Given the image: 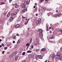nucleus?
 <instances>
[{
    "mask_svg": "<svg viewBox=\"0 0 62 62\" xmlns=\"http://www.w3.org/2000/svg\"><path fill=\"white\" fill-rule=\"evenodd\" d=\"M57 55H55V58L57 59H60V60H62V57H61L62 55L60 53H57Z\"/></svg>",
    "mask_w": 62,
    "mask_h": 62,
    "instance_id": "obj_1",
    "label": "nucleus"
},
{
    "mask_svg": "<svg viewBox=\"0 0 62 62\" xmlns=\"http://www.w3.org/2000/svg\"><path fill=\"white\" fill-rule=\"evenodd\" d=\"M29 4V2H28V1L22 4L21 7L22 8H25L26 6H27V5H28Z\"/></svg>",
    "mask_w": 62,
    "mask_h": 62,
    "instance_id": "obj_2",
    "label": "nucleus"
},
{
    "mask_svg": "<svg viewBox=\"0 0 62 62\" xmlns=\"http://www.w3.org/2000/svg\"><path fill=\"white\" fill-rule=\"evenodd\" d=\"M53 17H56V18L57 16L60 17V16L61 17V14H57L56 15H54H54H53Z\"/></svg>",
    "mask_w": 62,
    "mask_h": 62,
    "instance_id": "obj_3",
    "label": "nucleus"
},
{
    "mask_svg": "<svg viewBox=\"0 0 62 62\" xmlns=\"http://www.w3.org/2000/svg\"><path fill=\"white\" fill-rule=\"evenodd\" d=\"M17 3H15V6L14 7L15 8H18L19 7V5L17 4Z\"/></svg>",
    "mask_w": 62,
    "mask_h": 62,
    "instance_id": "obj_4",
    "label": "nucleus"
},
{
    "mask_svg": "<svg viewBox=\"0 0 62 62\" xmlns=\"http://www.w3.org/2000/svg\"><path fill=\"white\" fill-rule=\"evenodd\" d=\"M41 23V19L40 18H39L38 19V21L36 23H39V24H40Z\"/></svg>",
    "mask_w": 62,
    "mask_h": 62,
    "instance_id": "obj_5",
    "label": "nucleus"
},
{
    "mask_svg": "<svg viewBox=\"0 0 62 62\" xmlns=\"http://www.w3.org/2000/svg\"><path fill=\"white\" fill-rule=\"evenodd\" d=\"M38 31L39 32V34H40H40H42L43 32L42 30L41 29L38 30Z\"/></svg>",
    "mask_w": 62,
    "mask_h": 62,
    "instance_id": "obj_6",
    "label": "nucleus"
},
{
    "mask_svg": "<svg viewBox=\"0 0 62 62\" xmlns=\"http://www.w3.org/2000/svg\"><path fill=\"white\" fill-rule=\"evenodd\" d=\"M14 18L12 17H11L9 19V21L10 22H12L13 21V20Z\"/></svg>",
    "mask_w": 62,
    "mask_h": 62,
    "instance_id": "obj_7",
    "label": "nucleus"
},
{
    "mask_svg": "<svg viewBox=\"0 0 62 62\" xmlns=\"http://www.w3.org/2000/svg\"><path fill=\"white\" fill-rule=\"evenodd\" d=\"M49 38L50 39H53L54 38V36L53 35H51L49 36Z\"/></svg>",
    "mask_w": 62,
    "mask_h": 62,
    "instance_id": "obj_8",
    "label": "nucleus"
},
{
    "mask_svg": "<svg viewBox=\"0 0 62 62\" xmlns=\"http://www.w3.org/2000/svg\"><path fill=\"white\" fill-rule=\"evenodd\" d=\"M27 9L25 8L22 10V13H24V12H26V11H27Z\"/></svg>",
    "mask_w": 62,
    "mask_h": 62,
    "instance_id": "obj_9",
    "label": "nucleus"
},
{
    "mask_svg": "<svg viewBox=\"0 0 62 62\" xmlns=\"http://www.w3.org/2000/svg\"><path fill=\"white\" fill-rule=\"evenodd\" d=\"M19 27H20V25L19 24H17L15 26L16 28H19Z\"/></svg>",
    "mask_w": 62,
    "mask_h": 62,
    "instance_id": "obj_10",
    "label": "nucleus"
},
{
    "mask_svg": "<svg viewBox=\"0 0 62 62\" xmlns=\"http://www.w3.org/2000/svg\"><path fill=\"white\" fill-rule=\"evenodd\" d=\"M17 53V52L16 51H15V52H14L12 54H13V55H16V54Z\"/></svg>",
    "mask_w": 62,
    "mask_h": 62,
    "instance_id": "obj_11",
    "label": "nucleus"
},
{
    "mask_svg": "<svg viewBox=\"0 0 62 62\" xmlns=\"http://www.w3.org/2000/svg\"><path fill=\"white\" fill-rule=\"evenodd\" d=\"M39 59H42V56L40 55H38V56Z\"/></svg>",
    "mask_w": 62,
    "mask_h": 62,
    "instance_id": "obj_12",
    "label": "nucleus"
},
{
    "mask_svg": "<svg viewBox=\"0 0 62 62\" xmlns=\"http://www.w3.org/2000/svg\"><path fill=\"white\" fill-rule=\"evenodd\" d=\"M40 35V38H42L43 37V34H42V33H40V34H39Z\"/></svg>",
    "mask_w": 62,
    "mask_h": 62,
    "instance_id": "obj_13",
    "label": "nucleus"
},
{
    "mask_svg": "<svg viewBox=\"0 0 62 62\" xmlns=\"http://www.w3.org/2000/svg\"><path fill=\"white\" fill-rule=\"evenodd\" d=\"M46 50V49L45 48H43L41 50V51H45Z\"/></svg>",
    "mask_w": 62,
    "mask_h": 62,
    "instance_id": "obj_14",
    "label": "nucleus"
},
{
    "mask_svg": "<svg viewBox=\"0 0 62 62\" xmlns=\"http://www.w3.org/2000/svg\"><path fill=\"white\" fill-rule=\"evenodd\" d=\"M15 60L16 61H17V59H18V57L17 56H15Z\"/></svg>",
    "mask_w": 62,
    "mask_h": 62,
    "instance_id": "obj_15",
    "label": "nucleus"
},
{
    "mask_svg": "<svg viewBox=\"0 0 62 62\" xmlns=\"http://www.w3.org/2000/svg\"><path fill=\"white\" fill-rule=\"evenodd\" d=\"M20 41H21V39H19L17 41V43H20Z\"/></svg>",
    "mask_w": 62,
    "mask_h": 62,
    "instance_id": "obj_16",
    "label": "nucleus"
},
{
    "mask_svg": "<svg viewBox=\"0 0 62 62\" xmlns=\"http://www.w3.org/2000/svg\"><path fill=\"white\" fill-rule=\"evenodd\" d=\"M10 14V13H9V14H8L7 15V17H8L9 16V15Z\"/></svg>",
    "mask_w": 62,
    "mask_h": 62,
    "instance_id": "obj_17",
    "label": "nucleus"
},
{
    "mask_svg": "<svg viewBox=\"0 0 62 62\" xmlns=\"http://www.w3.org/2000/svg\"><path fill=\"white\" fill-rule=\"evenodd\" d=\"M46 31H48V25H46Z\"/></svg>",
    "mask_w": 62,
    "mask_h": 62,
    "instance_id": "obj_18",
    "label": "nucleus"
},
{
    "mask_svg": "<svg viewBox=\"0 0 62 62\" xmlns=\"http://www.w3.org/2000/svg\"><path fill=\"white\" fill-rule=\"evenodd\" d=\"M31 52H32V51H30L29 50H28L27 52V53H31Z\"/></svg>",
    "mask_w": 62,
    "mask_h": 62,
    "instance_id": "obj_19",
    "label": "nucleus"
},
{
    "mask_svg": "<svg viewBox=\"0 0 62 62\" xmlns=\"http://www.w3.org/2000/svg\"><path fill=\"white\" fill-rule=\"evenodd\" d=\"M9 57L10 58H13L12 55H9Z\"/></svg>",
    "mask_w": 62,
    "mask_h": 62,
    "instance_id": "obj_20",
    "label": "nucleus"
},
{
    "mask_svg": "<svg viewBox=\"0 0 62 62\" xmlns=\"http://www.w3.org/2000/svg\"><path fill=\"white\" fill-rule=\"evenodd\" d=\"M25 52H23L22 53V55H25Z\"/></svg>",
    "mask_w": 62,
    "mask_h": 62,
    "instance_id": "obj_21",
    "label": "nucleus"
},
{
    "mask_svg": "<svg viewBox=\"0 0 62 62\" xmlns=\"http://www.w3.org/2000/svg\"><path fill=\"white\" fill-rule=\"evenodd\" d=\"M44 1V0H40V3H42V2H43Z\"/></svg>",
    "mask_w": 62,
    "mask_h": 62,
    "instance_id": "obj_22",
    "label": "nucleus"
},
{
    "mask_svg": "<svg viewBox=\"0 0 62 62\" xmlns=\"http://www.w3.org/2000/svg\"><path fill=\"white\" fill-rule=\"evenodd\" d=\"M16 39V37H13V39Z\"/></svg>",
    "mask_w": 62,
    "mask_h": 62,
    "instance_id": "obj_23",
    "label": "nucleus"
},
{
    "mask_svg": "<svg viewBox=\"0 0 62 62\" xmlns=\"http://www.w3.org/2000/svg\"><path fill=\"white\" fill-rule=\"evenodd\" d=\"M14 15H17V13L16 12H15L14 14Z\"/></svg>",
    "mask_w": 62,
    "mask_h": 62,
    "instance_id": "obj_24",
    "label": "nucleus"
},
{
    "mask_svg": "<svg viewBox=\"0 0 62 62\" xmlns=\"http://www.w3.org/2000/svg\"><path fill=\"white\" fill-rule=\"evenodd\" d=\"M11 16H14V14H13V13H11Z\"/></svg>",
    "mask_w": 62,
    "mask_h": 62,
    "instance_id": "obj_25",
    "label": "nucleus"
},
{
    "mask_svg": "<svg viewBox=\"0 0 62 62\" xmlns=\"http://www.w3.org/2000/svg\"><path fill=\"white\" fill-rule=\"evenodd\" d=\"M31 49H33V48H34V46H33V45H32L31 47Z\"/></svg>",
    "mask_w": 62,
    "mask_h": 62,
    "instance_id": "obj_26",
    "label": "nucleus"
},
{
    "mask_svg": "<svg viewBox=\"0 0 62 62\" xmlns=\"http://www.w3.org/2000/svg\"><path fill=\"white\" fill-rule=\"evenodd\" d=\"M32 39H31V40H30V42H29V43L30 44H31V42H32Z\"/></svg>",
    "mask_w": 62,
    "mask_h": 62,
    "instance_id": "obj_27",
    "label": "nucleus"
},
{
    "mask_svg": "<svg viewBox=\"0 0 62 62\" xmlns=\"http://www.w3.org/2000/svg\"><path fill=\"white\" fill-rule=\"evenodd\" d=\"M7 49H8V47H4L5 50H7Z\"/></svg>",
    "mask_w": 62,
    "mask_h": 62,
    "instance_id": "obj_28",
    "label": "nucleus"
},
{
    "mask_svg": "<svg viewBox=\"0 0 62 62\" xmlns=\"http://www.w3.org/2000/svg\"><path fill=\"white\" fill-rule=\"evenodd\" d=\"M52 58L53 59L54 58V56H52Z\"/></svg>",
    "mask_w": 62,
    "mask_h": 62,
    "instance_id": "obj_29",
    "label": "nucleus"
},
{
    "mask_svg": "<svg viewBox=\"0 0 62 62\" xmlns=\"http://www.w3.org/2000/svg\"><path fill=\"white\" fill-rule=\"evenodd\" d=\"M5 3L4 2H1V5H3V4H4Z\"/></svg>",
    "mask_w": 62,
    "mask_h": 62,
    "instance_id": "obj_30",
    "label": "nucleus"
},
{
    "mask_svg": "<svg viewBox=\"0 0 62 62\" xmlns=\"http://www.w3.org/2000/svg\"><path fill=\"white\" fill-rule=\"evenodd\" d=\"M27 29V30H30V28H28Z\"/></svg>",
    "mask_w": 62,
    "mask_h": 62,
    "instance_id": "obj_31",
    "label": "nucleus"
},
{
    "mask_svg": "<svg viewBox=\"0 0 62 62\" xmlns=\"http://www.w3.org/2000/svg\"><path fill=\"white\" fill-rule=\"evenodd\" d=\"M17 45H15V47L16 48H17Z\"/></svg>",
    "mask_w": 62,
    "mask_h": 62,
    "instance_id": "obj_32",
    "label": "nucleus"
},
{
    "mask_svg": "<svg viewBox=\"0 0 62 62\" xmlns=\"http://www.w3.org/2000/svg\"><path fill=\"white\" fill-rule=\"evenodd\" d=\"M4 53H5V51H3L2 52V54H4Z\"/></svg>",
    "mask_w": 62,
    "mask_h": 62,
    "instance_id": "obj_33",
    "label": "nucleus"
},
{
    "mask_svg": "<svg viewBox=\"0 0 62 62\" xmlns=\"http://www.w3.org/2000/svg\"><path fill=\"white\" fill-rule=\"evenodd\" d=\"M45 2L46 3H48V0L46 1H45Z\"/></svg>",
    "mask_w": 62,
    "mask_h": 62,
    "instance_id": "obj_34",
    "label": "nucleus"
},
{
    "mask_svg": "<svg viewBox=\"0 0 62 62\" xmlns=\"http://www.w3.org/2000/svg\"><path fill=\"white\" fill-rule=\"evenodd\" d=\"M9 1L10 3H11V1H12V0H9Z\"/></svg>",
    "mask_w": 62,
    "mask_h": 62,
    "instance_id": "obj_35",
    "label": "nucleus"
},
{
    "mask_svg": "<svg viewBox=\"0 0 62 62\" xmlns=\"http://www.w3.org/2000/svg\"><path fill=\"white\" fill-rule=\"evenodd\" d=\"M37 45H38V44L37 43H36L35 44V46H37Z\"/></svg>",
    "mask_w": 62,
    "mask_h": 62,
    "instance_id": "obj_36",
    "label": "nucleus"
},
{
    "mask_svg": "<svg viewBox=\"0 0 62 62\" xmlns=\"http://www.w3.org/2000/svg\"><path fill=\"white\" fill-rule=\"evenodd\" d=\"M60 50H61V51H62V47H61Z\"/></svg>",
    "mask_w": 62,
    "mask_h": 62,
    "instance_id": "obj_37",
    "label": "nucleus"
},
{
    "mask_svg": "<svg viewBox=\"0 0 62 62\" xmlns=\"http://www.w3.org/2000/svg\"><path fill=\"white\" fill-rule=\"evenodd\" d=\"M15 41H13V43H15Z\"/></svg>",
    "mask_w": 62,
    "mask_h": 62,
    "instance_id": "obj_38",
    "label": "nucleus"
},
{
    "mask_svg": "<svg viewBox=\"0 0 62 62\" xmlns=\"http://www.w3.org/2000/svg\"><path fill=\"white\" fill-rule=\"evenodd\" d=\"M25 60H24V61H22V62H25Z\"/></svg>",
    "mask_w": 62,
    "mask_h": 62,
    "instance_id": "obj_39",
    "label": "nucleus"
},
{
    "mask_svg": "<svg viewBox=\"0 0 62 62\" xmlns=\"http://www.w3.org/2000/svg\"><path fill=\"white\" fill-rule=\"evenodd\" d=\"M26 18V17H23V16L22 18Z\"/></svg>",
    "mask_w": 62,
    "mask_h": 62,
    "instance_id": "obj_40",
    "label": "nucleus"
},
{
    "mask_svg": "<svg viewBox=\"0 0 62 62\" xmlns=\"http://www.w3.org/2000/svg\"><path fill=\"white\" fill-rule=\"evenodd\" d=\"M35 6H37V3H35Z\"/></svg>",
    "mask_w": 62,
    "mask_h": 62,
    "instance_id": "obj_41",
    "label": "nucleus"
},
{
    "mask_svg": "<svg viewBox=\"0 0 62 62\" xmlns=\"http://www.w3.org/2000/svg\"><path fill=\"white\" fill-rule=\"evenodd\" d=\"M28 44H26V46H28Z\"/></svg>",
    "mask_w": 62,
    "mask_h": 62,
    "instance_id": "obj_42",
    "label": "nucleus"
},
{
    "mask_svg": "<svg viewBox=\"0 0 62 62\" xmlns=\"http://www.w3.org/2000/svg\"><path fill=\"white\" fill-rule=\"evenodd\" d=\"M29 46H30V44H28V47H29Z\"/></svg>",
    "mask_w": 62,
    "mask_h": 62,
    "instance_id": "obj_43",
    "label": "nucleus"
},
{
    "mask_svg": "<svg viewBox=\"0 0 62 62\" xmlns=\"http://www.w3.org/2000/svg\"><path fill=\"white\" fill-rule=\"evenodd\" d=\"M38 15V14H36V16H37Z\"/></svg>",
    "mask_w": 62,
    "mask_h": 62,
    "instance_id": "obj_44",
    "label": "nucleus"
},
{
    "mask_svg": "<svg viewBox=\"0 0 62 62\" xmlns=\"http://www.w3.org/2000/svg\"><path fill=\"white\" fill-rule=\"evenodd\" d=\"M17 36H18L19 35V34H16Z\"/></svg>",
    "mask_w": 62,
    "mask_h": 62,
    "instance_id": "obj_45",
    "label": "nucleus"
},
{
    "mask_svg": "<svg viewBox=\"0 0 62 62\" xmlns=\"http://www.w3.org/2000/svg\"><path fill=\"white\" fill-rule=\"evenodd\" d=\"M10 53L9 52H8V53H7V54H9Z\"/></svg>",
    "mask_w": 62,
    "mask_h": 62,
    "instance_id": "obj_46",
    "label": "nucleus"
},
{
    "mask_svg": "<svg viewBox=\"0 0 62 62\" xmlns=\"http://www.w3.org/2000/svg\"><path fill=\"white\" fill-rule=\"evenodd\" d=\"M4 15H5L6 14H7V13H4Z\"/></svg>",
    "mask_w": 62,
    "mask_h": 62,
    "instance_id": "obj_47",
    "label": "nucleus"
},
{
    "mask_svg": "<svg viewBox=\"0 0 62 62\" xmlns=\"http://www.w3.org/2000/svg\"><path fill=\"white\" fill-rule=\"evenodd\" d=\"M47 62V60H46V61L45 62Z\"/></svg>",
    "mask_w": 62,
    "mask_h": 62,
    "instance_id": "obj_48",
    "label": "nucleus"
},
{
    "mask_svg": "<svg viewBox=\"0 0 62 62\" xmlns=\"http://www.w3.org/2000/svg\"><path fill=\"white\" fill-rule=\"evenodd\" d=\"M35 10H37V8L36 7L35 9Z\"/></svg>",
    "mask_w": 62,
    "mask_h": 62,
    "instance_id": "obj_49",
    "label": "nucleus"
},
{
    "mask_svg": "<svg viewBox=\"0 0 62 62\" xmlns=\"http://www.w3.org/2000/svg\"><path fill=\"white\" fill-rule=\"evenodd\" d=\"M34 8H36V6H34L33 7Z\"/></svg>",
    "mask_w": 62,
    "mask_h": 62,
    "instance_id": "obj_50",
    "label": "nucleus"
},
{
    "mask_svg": "<svg viewBox=\"0 0 62 62\" xmlns=\"http://www.w3.org/2000/svg\"><path fill=\"white\" fill-rule=\"evenodd\" d=\"M24 24L25 25H26V24H27V23H25Z\"/></svg>",
    "mask_w": 62,
    "mask_h": 62,
    "instance_id": "obj_51",
    "label": "nucleus"
},
{
    "mask_svg": "<svg viewBox=\"0 0 62 62\" xmlns=\"http://www.w3.org/2000/svg\"><path fill=\"white\" fill-rule=\"evenodd\" d=\"M1 45H2V46H4V44H2Z\"/></svg>",
    "mask_w": 62,
    "mask_h": 62,
    "instance_id": "obj_52",
    "label": "nucleus"
},
{
    "mask_svg": "<svg viewBox=\"0 0 62 62\" xmlns=\"http://www.w3.org/2000/svg\"><path fill=\"white\" fill-rule=\"evenodd\" d=\"M28 23V21H27L26 22V23Z\"/></svg>",
    "mask_w": 62,
    "mask_h": 62,
    "instance_id": "obj_53",
    "label": "nucleus"
},
{
    "mask_svg": "<svg viewBox=\"0 0 62 62\" xmlns=\"http://www.w3.org/2000/svg\"><path fill=\"white\" fill-rule=\"evenodd\" d=\"M2 47V46L0 45V48H1Z\"/></svg>",
    "mask_w": 62,
    "mask_h": 62,
    "instance_id": "obj_54",
    "label": "nucleus"
},
{
    "mask_svg": "<svg viewBox=\"0 0 62 62\" xmlns=\"http://www.w3.org/2000/svg\"><path fill=\"white\" fill-rule=\"evenodd\" d=\"M13 6H15V4H13Z\"/></svg>",
    "mask_w": 62,
    "mask_h": 62,
    "instance_id": "obj_55",
    "label": "nucleus"
},
{
    "mask_svg": "<svg viewBox=\"0 0 62 62\" xmlns=\"http://www.w3.org/2000/svg\"><path fill=\"white\" fill-rule=\"evenodd\" d=\"M48 0H44V1H45H45H47Z\"/></svg>",
    "mask_w": 62,
    "mask_h": 62,
    "instance_id": "obj_56",
    "label": "nucleus"
},
{
    "mask_svg": "<svg viewBox=\"0 0 62 62\" xmlns=\"http://www.w3.org/2000/svg\"><path fill=\"white\" fill-rule=\"evenodd\" d=\"M60 31H61V32H62V30H61Z\"/></svg>",
    "mask_w": 62,
    "mask_h": 62,
    "instance_id": "obj_57",
    "label": "nucleus"
},
{
    "mask_svg": "<svg viewBox=\"0 0 62 62\" xmlns=\"http://www.w3.org/2000/svg\"><path fill=\"white\" fill-rule=\"evenodd\" d=\"M28 46L27 47L26 49H28Z\"/></svg>",
    "mask_w": 62,
    "mask_h": 62,
    "instance_id": "obj_58",
    "label": "nucleus"
},
{
    "mask_svg": "<svg viewBox=\"0 0 62 62\" xmlns=\"http://www.w3.org/2000/svg\"><path fill=\"white\" fill-rule=\"evenodd\" d=\"M49 29H51V27H49Z\"/></svg>",
    "mask_w": 62,
    "mask_h": 62,
    "instance_id": "obj_59",
    "label": "nucleus"
},
{
    "mask_svg": "<svg viewBox=\"0 0 62 62\" xmlns=\"http://www.w3.org/2000/svg\"><path fill=\"white\" fill-rule=\"evenodd\" d=\"M2 40H1V39H0V41H2Z\"/></svg>",
    "mask_w": 62,
    "mask_h": 62,
    "instance_id": "obj_60",
    "label": "nucleus"
},
{
    "mask_svg": "<svg viewBox=\"0 0 62 62\" xmlns=\"http://www.w3.org/2000/svg\"><path fill=\"white\" fill-rule=\"evenodd\" d=\"M28 20L27 18H26V20Z\"/></svg>",
    "mask_w": 62,
    "mask_h": 62,
    "instance_id": "obj_61",
    "label": "nucleus"
},
{
    "mask_svg": "<svg viewBox=\"0 0 62 62\" xmlns=\"http://www.w3.org/2000/svg\"><path fill=\"white\" fill-rule=\"evenodd\" d=\"M11 47H12V46H10V48H11Z\"/></svg>",
    "mask_w": 62,
    "mask_h": 62,
    "instance_id": "obj_62",
    "label": "nucleus"
},
{
    "mask_svg": "<svg viewBox=\"0 0 62 62\" xmlns=\"http://www.w3.org/2000/svg\"><path fill=\"white\" fill-rule=\"evenodd\" d=\"M56 12H58V10H57V11H56Z\"/></svg>",
    "mask_w": 62,
    "mask_h": 62,
    "instance_id": "obj_63",
    "label": "nucleus"
},
{
    "mask_svg": "<svg viewBox=\"0 0 62 62\" xmlns=\"http://www.w3.org/2000/svg\"><path fill=\"white\" fill-rule=\"evenodd\" d=\"M29 21V19H28V21Z\"/></svg>",
    "mask_w": 62,
    "mask_h": 62,
    "instance_id": "obj_64",
    "label": "nucleus"
}]
</instances>
